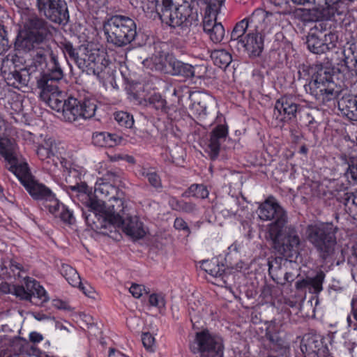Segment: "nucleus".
<instances>
[{
  "instance_id": "393cba45",
  "label": "nucleus",
  "mask_w": 357,
  "mask_h": 357,
  "mask_svg": "<svg viewBox=\"0 0 357 357\" xmlns=\"http://www.w3.org/2000/svg\"><path fill=\"white\" fill-rule=\"evenodd\" d=\"M192 103L190 109L192 114L199 121L203 120L207 115V104L209 97L200 93L192 94L190 96Z\"/></svg>"
},
{
  "instance_id": "5701e85b",
  "label": "nucleus",
  "mask_w": 357,
  "mask_h": 357,
  "mask_svg": "<svg viewBox=\"0 0 357 357\" xmlns=\"http://www.w3.org/2000/svg\"><path fill=\"white\" fill-rule=\"evenodd\" d=\"M59 80H54L50 77L41 75L40 78L37 81L38 87L41 89V95L45 96L50 105V100L52 97L55 99H60L59 96L60 92L57 86V82Z\"/></svg>"
},
{
  "instance_id": "a19ab883",
  "label": "nucleus",
  "mask_w": 357,
  "mask_h": 357,
  "mask_svg": "<svg viewBox=\"0 0 357 357\" xmlns=\"http://www.w3.org/2000/svg\"><path fill=\"white\" fill-rule=\"evenodd\" d=\"M44 206L48 209L50 213L53 214L55 217H58L63 204L59 203V200L55 198L54 195L52 194L46 201L44 202Z\"/></svg>"
},
{
  "instance_id": "4be33fe9",
  "label": "nucleus",
  "mask_w": 357,
  "mask_h": 357,
  "mask_svg": "<svg viewBox=\"0 0 357 357\" xmlns=\"http://www.w3.org/2000/svg\"><path fill=\"white\" fill-rule=\"evenodd\" d=\"M227 136L228 128L225 125H218L210 133L206 151L212 160H215L218 156L221 145Z\"/></svg>"
},
{
  "instance_id": "680f3d73",
  "label": "nucleus",
  "mask_w": 357,
  "mask_h": 357,
  "mask_svg": "<svg viewBox=\"0 0 357 357\" xmlns=\"http://www.w3.org/2000/svg\"><path fill=\"white\" fill-rule=\"evenodd\" d=\"M144 291V287L137 284H132L129 288V291L135 298H139L142 296Z\"/></svg>"
},
{
  "instance_id": "de8ad7c7",
  "label": "nucleus",
  "mask_w": 357,
  "mask_h": 357,
  "mask_svg": "<svg viewBox=\"0 0 357 357\" xmlns=\"http://www.w3.org/2000/svg\"><path fill=\"white\" fill-rule=\"evenodd\" d=\"M176 209L188 213H195L197 211V206L192 202L177 201Z\"/></svg>"
},
{
  "instance_id": "0eeeda50",
  "label": "nucleus",
  "mask_w": 357,
  "mask_h": 357,
  "mask_svg": "<svg viewBox=\"0 0 357 357\" xmlns=\"http://www.w3.org/2000/svg\"><path fill=\"white\" fill-rule=\"evenodd\" d=\"M63 175L68 193L72 197L77 198L86 208L95 211L102 209V203L93 198L91 190L85 182L82 181L81 173L77 169L70 167L64 171Z\"/></svg>"
},
{
  "instance_id": "2eb2a0df",
  "label": "nucleus",
  "mask_w": 357,
  "mask_h": 357,
  "mask_svg": "<svg viewBox=\"0 0 357 357\" xmlns=\"http://www.w3.org/2000/svg\"><path fill=\"white\" fill-rule=\"evenodd\" d=\"M50 107L59 113V117L65 121L74 122L81 119L79 100L76 98L55 99L52 97Z\"/></svg>"
},
{
  "instance_id": "4d7b16f0",
  "label": "nucleus",
  "mask_w": 357,
  "mask_h": 357,
  "mask_svg": "<svg viewBox=\"0 0 357 357\" xmlns=\"http://www.w3.org/2000/svg\"><path fill=\"white\" fill-rule=\"evenodd\" d=\"M8 40L6 31L3 26L0 24V54L8 50Z\"/></svg>"
},
{
  "instance_id": "9d476101",
  "label": "nucleus",
  "mask_w": 357,
  "mask_h": 357,
  "mask_svg": "<svg viewBox=\"0 0 357 357\" xmlns=\"http://www.w3.org/2000/svg\"><path fill=\"white\" fill-rule=\"evenodd\" d=\"M121 208H115V206L109 204L108 211L105 214V219L112 225L121 227L128 236L135 238H141L144 236L145 231L142 223L136 216L123 217L120 213Z\"/></svg>"
},
{
  "instance_id": "8fccbe9b",
  "label": "nucleus",
  "mask_w": 357,
  "mask_h": 357,
  "mask_svg": "<svg viewBox=\"0 0 357 357\" xmlns=\"http://www.w3.org/2000/svg\"><path fill=\"white\" fill-rule=\"evenodd\" d=\"M149 303L151 306L159 309L163 308L165 306V298L161 294H151L149 296Z\"/></svg>"
},
{
  "instance_id": "e2e57ef3",
  "label": "nucleus",
  "mask_w": 357,
  "mask_h": 357,
  "mask_svg": "<svg viewBox=\"0 0 357 357\" xmlns=\"http://www.w3.org/2000/svg\"><path fill=\"white\" fill-rule=\"evenodd\" d=\"M174 227L175 229L178 230H183L185 231L188 234L190 233V229L185 222V221L181 218H176L174 220Z\"/></svg>"
},
{
  "instance_id": "0e129e2a",
  "label": "nucleus",
  "mask_w": 357,
  "mask_h": 357,
  "mask_svg": "<svg viewBox=\"0 0 357 357\" xmlns=\"http://www.w3.org/2000/svg\"><path fill=\"white\" fill-rule=\"evenodd\" d=\"M162 114H166L171 120L176 119L177 118V109L174 105L166 106L165 111H162Z\"/></svg>"
},
{
  "instance_id": "c85d7f7f",
  "label": "nucleus",
  "mask_w": 357,
  "mask_h": 357,
  "mask_svg": "<svg viewBox=\"0 0 357 357\" xmlns=\"http://www.w3.org/2000/svg\"><path fill=\"white\" fill-rule=\"evenodd\" d=\"M36 153L41 160H45L60 152L56 141L52 138H48L38 146Z\"/></svg>"
},
{
  "instance_id": "5fc2aeb1",
  "label": "nucleus",
  "mask_w": 357,
  "mask_h": 357,
  "mask_svg": "<svg viewBox=\"0 0 357 357\" xmlns=\"http://www.w3.org/2000/svg\"><path fill=\"white\" fill-rule=\"evenodd\" d=\"M205 3L207 4L208 8L213 14L216 15L220 10V8L223 3V0H204Z\"/></svg>"
},
{
  "instance_id": "cd10ccee",
  "label": "nucleus",
  "mask_w": 357,
  "mask_h": 357,
  "mask_svg": "<svg viewBox=\"0 0 357 357\" xmlns=\"http://www.w3.org/2000/svg\"><path fill=\"white\" fill-rule=\"evenodd\" d=\"M340 0H313L314 5L313 9L318 12H327L330 15H340L342 12L339 10Z\"/></svg>"
},
{
  "instance_id": "6e6d98bb",
  "label": "nucleus",
  "mask_w": 357,
  "mask_h": 357,
  "mask_svg": "<svg viewBox=\"0 0 357 357\" xmlns=\"http://www.w3.org/2000/svg\"><path fill=\"white\" fill-rule=\"evenodd\" d=\"M212 13H210V15L208 16H205L203 20V29L206 33L210 32V31L215 27V25H217L219 22H217L216 17H211Z\"/></svg>"
},
{
  "instance_id": "dca6fc26",
  "label": "nucleus",
  "mask_w": 357,
  "mask_h": 357,
  "mask_svg": "<svg viewBox=\"0 0 357 357\" xmlns=\"http://www.w3.org/2000/svg\"><path fill=\"white\" fill-rule=\"evenodd\" d=\"M109 65V61L106 59L103 54L98 52L87 51L82 55L78 68L88 75H94L98 77L105 70Z\"/></svg>"
},
{
  "instance_id": "4468645a",
  "label": "nucleus",
  "mask_w": 357,
  "mask_h": 357,
  "mask_svg": "<svg viewBox=\"0 0 357 357\" xmlns=\"http://www.w3.org/2000/svg\"><path fill=\"white\" fill-rule=\"evenodd\" d=\"M18 171L15 176L33 199L45 202L53 194L48 188L31 176L28 166L24 165Z\"/></svg>"
},
{
  "instance_id": "603ef678",
  "label": "nucleus",
  "mask_w": 357,
  "mask_h": 357,
  "mask_svg": "<svg viewBox=\"0 0 357 357\" xmlns=\"http://www.w3.org/2000/svg\"><path fill=\"white\" fill-rule=\"evenodd\" d=\"M142 341L144 347L149 351H153L155 347V338L149 333H144L142 335Z\"/></svg>"
},
{
  "instance_id": "f704fd0d",
  "label": "nucleus",
  "mask_w": 357,
  "mask_h": 357,
  "mask_svg": "<svg viewBox=\"0 0 357 357\" xmlns=\"http://www.w3.org/2000/svg\"><path fill=\"white\" fill-rule=\"evenodd\" d=\"M79 108L81 109V119H91L95 115L97 105L94 100H84L79 101Z\"/></svg>"
},
{
  "instance_id": "20e7f679",
  "label": "nucleus",
  "mask_w": 357,
  "mask_h": 357,
  "mask_svg": "<svg viewBox=\"0 0 357 357\" xmlns=\"http://www.w3.org/2000/svg\"><path fill=\"white\" fill-rule=\"evenodd\" d=\"M23 23L29 32L24 36L17 37L16 45L24 50L30 51L39 45H43L52 36V26L35 13L25 16Z\"/></svg>"
},
{
  "instance_id": "774afa93",
  "label": "nucleus",
  "mask_w": 357,
  "mask_h": 357,
  "mask_svg": "<svg viewBox=\"0 0 357 357\" xmlns=\"http://www.w3.org/2000/svg\"><path fill=\"white\" fill-rule=\"evenodd\" d=\"M83 291V293L90 297V298H94V295H95V291L93 290V289L90 286V285H88V284H83L82 283L81 286H78Z\"/></svg>"
},
{
  "instance_id": "37998d69",
  "label": "nucleus",
  "mask_w": 357,
  "mask_h": 357,
  "mask_svg": "<svg viewBox=\"0 0 357 357\" xmlns=\"http://www.w3.org/2000/svg\"><path fill=\"white\" fill-rule=\"evenodd\" d=\"M164 62L166 72L172 75H176L181 61L178 60L174 55L168 54L165 56Z\"/></svg>"
},
{
  "instance_id": "f257e3e1",
  "label": "nucleus",
  "mask_w": 357,
  "mask_h": 357,
  "mask_svg": "<svg viewBox=\"0 0 357 357\" xmlns=\"http://www.w3.org/2000/svg\"><path fill=\"white\" fill-rule=\"evenodd\" d=\"M280 18V13H270L262 8L255 9L250 15L236 24L231 32L229 46L239 50V44L245 38L246 30L248 33H272L279 29Z\"/></svg>"
},
{
  "instance_id": "a878e982",
  "label": "nucleus",
  "mask_w": 357,
  "mask_h": 357,
  "mask_svg": "<svg viewBox=\"0 0 357 357\" xmlns=\"http://www.w3.org/2000/svg\"><path fill=\"white\" fill-rule=\"evenodd\" d=\"M92 140L96 146L100 147H113L121 144L123 138L115 133L100 132L93 134Z\"/></svg>"
},
{
  "instance_id": "423d86ee",
  "label": "nucleus",
  "mask_w": 357,
  "mask_h": 357,
  "mask_svg": "<svg viewBox=\"0 0 357 357\" xmlns=\"http://www.w3.org/2000/svg\"><path fill=\"white\" fill-rule=\"evenodd\" d=\"M266 238L271 241L273 249L284 257L292 258L299 254L301 240L293 225L272 229Z\"/></svg>"
},
{
  "instance_id": "338daca9",
  "label": "nucleus",
  "mask_w": 357,
  "mask_h": 357,
  "mask_svg": "<svg viewBox=\"0 0 357 357\" xmlns=\"http://www.w3.org/2000/svg\"><path fill=\"white\" fill-rule=\"evenodd\" d=\"M10 269L13 271V274L17 275L19 278L22 277L21 275V272L25 271L23 266L18 262L15 261H10Z\"/></svg>"
},
{
  "instance_id": "39448f33",
  "label": "nucleus",
  "mask_w": 357,
  "mask_h": 357,
  "mask_svg": "<svg viewBox=\"0 0 357 357\" xmlns=\"http://www.w3.org/2000/svg\"><path fill=\"white\" fill-rule=\"evenodd\" d=\"M304 87L307 93L323 104L333 99L337 94L331 70L321 65L313 68L311 80Z\"/></svg>"
},
{
  "instance_id": "9b49d317",
  "label": "nucleus",
  "mask_w": 357,
  "mask_h": 357,
  "mask_svg": "<svg viewBox=\"0 0 357 357\" xmlns=\"http://www.w3.org/2000/svg\"><path fill=\"white\" fill-rule=\"evenodd\" d=\"M258 216L264 221H273L268 225L266 236L272 229L284 227L287 223L286 211L276 202L268 199L257 209Z\"/></svg>"
},
{
  "instance_id": "3c124183",
  "label": "nucleus",
  "mask_w": 357,
  "mask_h": 357,
  "mask_svg": "<svg viewBox=\"0 0 357 357\" xmlns=\"http://www.w3.org/2000/svg\"><path fill=\"white\" fill-rule=\"evenodd\" d=\"M348 178L357 183V158H352L349 161V167L346 173Z\"/></svg>"
},
{
  "instance_id": "bb28decb",
  "label": "nucleus",
  "mask_w": 357,
  "mask_h": 357,
  "mask_svg": "<svg viewBox=\"0 0 357 357\" xmlns=\"http://www.w3.org/2000/svg\"><path fill=\"white\" fill-rule=\"evenodd\" d=\"M266 337L270 341L272 349L280 354H284L288 348L287 343L279 335L278 331L273 325H270L266 329Z\"/></svg>"
},
{
  "instance_id": "09e8293b",
  "label": "nucleus",
  "mask_w": 357,
  "mask_h": 357,
  "mask_svg": "<svg viewBox=\"0 0 357 357\" xmlns=\"http://www.w3.org/2000/svg\"><path fill=\"white\" fill-rule=\"evenodd\" d=\"M169 154L174 162L179 164L184 160L185 151L180 146H174L170 151Z\"/></svg>"
},
{
  "instance_id": "c03bdc74",
  "label": "nucleus",
  "mask_w": 357,
  "mask_h": 357,
  "mask_svg": "<svg viewBox=\"0 0 357 357\" xmlns=\"http://www.w3.org/2000/svg\"><path fill=\"white\" fill-rule=\"evenodd\" d=\"M207 34L213 43H220L222 41L225 36L224 26L221 23H218L217 25H215V27L213 28L210 32H208Z\"/></svg>"
},
{
  "instance_id": "ddd939ff",
  "label": "nucleus",
  "mask_w": 357,
  "mask_h": 357,
  "mask_svg": "<svg viewBox=\"0 0 357 357\" xmlns=\"http://www.w3.org/2000/svg\"><path fill=\"white\" fill-rule=\"evenodd\" d=\"M156 9L163 23L172 28L188 29L186 15L182 13L181 8L174 7L172 0H157Z\"/></svg>"
},
{
  "instance_id": "864d4df0",
  "label": "nucleus",
  "mask_w": 357,
  "mask_h": 357,
  "mask_svg": "<svg viewBox=\"0 0 357 357\" xmlns=\"http://www.w3.org/2000/svg\"><path fill=\"white\" fill-rule=\"evenodd\" d=\"M343 61L348 71L354 72L357 75V57L352 54L351 56H346Z\"/></svg>"
},
{
  "instance_id": "f8f14e48",
  "label": "nucleus",
  "mask_w": 357,
  "mask_h": 357,
  "mask_svg": "<svg viewBox=\"0 0 357 357\" xmlns=\"http://www.w3.org/2000/svg\"><path fill=\"white\" fill-rule=\"evenodd\" d=\"M36 7L40 15L54 23L65 25L69 20L68 6L64 0H36Z\"/></svg>"
},
{
  "instance_id": "ea45409f",
  "label": "nucleus",
  "mask_w": 357,
  "mask_h": 357,
  "mask_svg": "<svg viewBox=\"0 0 357 357\" xmlns=\"http://www.w3.org/2000/svg\"><path fill=\"white\" fill-rule=\"evenodd\" d=\"M31 50H36V54L33 56L34 61L39 65L46 63L47 54L50 55L51 52L48 48L46 41L43 45H39Z\"/></svg>"
},
{
  "instance_id": "f3484780",
  "label": "nucleus",
  "mask_w": 357,
  "mask_h": 357,
  "mask_svg": "<svg viewBox=\"0 0 357 357\" xmlns=\"http://www.w3.org/2000/svg\"><path fill=\"white\" fill-rule=\"evenodd\" d=\"M1 70L7 84L15 88L26 86L29 82V71L26 68L16 70L11 60H3Z\"/></svg>"
},
{
  "instance_id": "e433bc0d",
  "label": "nucleus",
  "mask_w": 357,
  "mask_h": 357,
  "mask_svg": "<svg viewBox=\"0 0 357 357\" xmlns=\"http://www.w3.org/2000/svg\"><path fill=\"white\" fill-rule=\"evenodd\" d=\"M59 47L64 55L68 56L78 66V62H79L80 59H82V56H79L77 50L73 47V44L69 41L64 40L60 43Z\"/></svg>"
},
{
  "instance_id": "6e6552de",
  "label": "nucleus",
  "mask_w": 357,
  "mask_h": 357,
  "mask_svg": "<svg viewBox=\"0 0 357 357\" xmlns=\"http://www.w3.org/2000/svg\"><path fill=\"white\" fill-rule=\"evenodd\" d=\"M25 286L10 285L2 282L0 291L4 294H13L22 300L29 301L37 305H40L49 300L45 289L36 280L24 277Z\"/></svg>"
},
{
  "instance_id": "f03ea898",
  "label": "nucleus",
  "mask_w": 357,
  "mask_h": 357,
  "mask_svg": "<svg viewBox=\"0 0 357 357\" xmlns=\"http://www.w3.org/2000/svg\"><path fill=\"white\" fill-rule=\"evenodd\" d=\"M337 226L333 223L322 222L310 225L306 228V238L323 260L332 259L337 250Z\"/></svg>"
},
{
  "instance_id": "72a5a7b5",
  "label": "nucleus",
  "mask_w": 357,
  "mask_h": 357,
  "mask_svg": "<svg viewBox=\"0 0 357 357\" xmlns=\"http://www.w3.org/2000/svg\"><path fill=\"white\" fill-rule=\"evenodd\" d=\"M211 57L215 65L220 68L227 67L232 61L231 54L225 50H218L212 52Z\"/></svg>"
},
{
  "instance_id": "b1692460",
  "label": "nucleus",
  "mask_w": 357,
  "mask_h": 357,
  "mask_svg": "<svg viewBox=\"0 0 357 357\" xmlns=\"http://www.w3.org/2000/svg\"><path fill=\"white\" fill-rule=\"evenodd\" d=\"M337 106L343 115L351 121H357V97L343 96L338 100Z\"/></svg>"
},
{
  "instance_id": "412c9836",
  "label": "nucleus",
  "mask_w": 357,
  "mask_h": 357,
  "mask_svg": "<svg viewBox=\"0 0 357 357\" xmlns=\"http://www.w3.org/2000/svg\"><path fill=\"white\" fill-rule=\"evenodd\" d=\"M269 33H248L247 36L239 44V47L247 52L250 57L259 56L264 48V38Z\"/></svg>"
},
{
  "instance_id": "473e14b6",
  "label": "nucleus",
  "mask_w": 357,
  "mask_h": 357,
  "mask_svg": "<svg viewBox=\"0 0 357 357\" xmlns=\"http://www.w3.org/2000/svg\"><path fill=\"white\" fill-rule=\"evenodd\" d=\"M202 268L209 275L215 278L221 277L225 273V270L224 265L220 264L217 259L203 261Z\"/></svg>"
},
{
  "instance_id": "1a4fd4ad",
  "label": "nucleus",
  "mask_w": 357,
  "mask_h": 357,
  "mask_svg": "<svg viewBox=\"0 0 357 357\" xmlns=\"http://www.w3.org/2000/svg\"><path fill=\"white\" fill-rule=\"evenodd\" d=\"M190 349L194 354H198L199 357H224L222 338L207 330L196 333Z\"/></svg>"
},
{
  "instance_id": "c9c22d12",
  "label": "nucleus",
  "mask_w": 357,
  "mask_h": 357,
  "mask_svg": "<svg viewBox=\"0 0 357 357\" xmlns=\"http://www.w3.org/2000/svg\"><path fill=\"white\" fill-rule=\"evenodd\" d=\"M146 106L149 108L154 109L162 114V111H165V107L167 106V101L160 94L154 93L149 98Z\"/></svg>"
},
{
  "instance_id": "bf43d9fd",
  "label": "nucleus",
  "mask_w": 357,
  "mask_h": 357,
  "mask_svg": "<svg viewBox=\"0 0 357 357\" xmlns=\"http://www.w3.org/2000/svg\"><path fill=\"white\" fill-rule=\"evenodd\" d=\"M344 204L345 206L351 204L357 209V191L345 193L344 195Z\"/></svg>"
},
{
  "instance_id": "6ab92c4d",
  "label": "nucleus",
  "mask_w": 357,
  "mask_h": 357,
  "mask_svg": "<svg viewBox=\"0 0 357 357\" xmlns=\"http://www.w3.org/2000/svg\"><path fill=\"white\" fill-rule=\"evenodd\" d=\"M0 154L8 162L10 167L8 169L15 175L19 172L20 167L27 163L19 158L17 153V145L14 140L8 138L0 139Z\"/></svg>"
},
{
  "instance_id": "13d9d810",
  "label": "nucleus",
  "mask_w": 357,
  "mask_h": 357,
  "mask_svg": "<svg viewBox=\"0 0 357 357\" xmlns=\"http://www.w3.org/2000/svg\"><path fill=\"white\" fill-rule=\"evenodd\" d=\"M58 217L68 224H72L74 220L73 212L66 208L65 206H63Z\"/></svg>"
},
{
  "instance_id": "052dcab7",
  "label": "nucleus",
  "mask_w": 357,
  "mask_h": 357,
  "mask_svg": "<svg viewBox=\"0 0 357 357\" xmlns=\"http://www.w3.org/2000/svg\"><path fill=\"white\" fill-rule=\"evenodd\" d=\"M149 183L154 188L161 187V180L155 171H151L147 178Z\"/></svg>"
},
{
  "instance_id": "4c0bfd02",
  "label": "nucleus",
  "mask_w": 357,
  "mask_h": 357,
  "mask_svg": "<svg viewBox=\"0 0 357 357\" xmlns=\"http://www.w3.org/2000/svg\"><path fill=\"white\" fill-rule=\"evenodd\" d=\"M325 278V274L323 271H319L314 278H309L308 288L310 292L319 294L322 289V284Z\"/></svg>"
},
{
  "instance_id": "7ed1b4c3",
  "label": "nucleus",
  "mask_w": 357,
  "mask_h": 357,
  "mask_svg": "<svg viewBox=\"0 0 357 357\" xmlns=\"http://www.w3.org/2000/svg\"><path fill=\"white\" fill-rule=\"evenodd\" d=\"M102 30L107 43L116 47L129 45L137 36L136 23L123 15H114L107 18L103 22Z\"/></svg>"
},
{
  "instance_id": "69168bd1",
  "label": "nucleus",
  "mask_w": 357,
  "mask_h": 357,
  "mask_svg": "<svg viewBox=\"0 0 357 357\" xmlns=\"http://www.w3.org/2000/svg\"><path fill=\"white\" fill-rule=\"evenodd\" d=\"M105 178H102L103 180H106L109 183L112 182V184H116L120 181V175L118 172H108L105 175Z\"/></svg>"
},
{
  "instance_id": "a211bd4d",
  "label": "nucleus",
  "mask_w": 357,
  "mask_h": 357,
  "mask_svg": "<svg viewBox=\"0 0 357 357\" xmlns=\"http://www.w3.org/2000/svg\"><path fill=\"white\" fill-rule=\"evenodd\" d=\"M301 109V106L296 102L295 97L284 96L276 101L274 115L282 121H292Z\"/></svg>"
},
{
  "instance_id": "7c9ffc66",
  "label": "nucleus",
  "mask_w": 357,
  "mask_h": 357,
  "mask_svg": "<svg viewBox=\"0 0 357 357\" xmlns=\"http://www.w3.org/2000/svg\"><path fill=\"white\" fill-rule=\"evenodd\" d=\"M42 75L50 77L52 79L61 80L64 74L61 65L58 61V57L52 52L50 53V60L48 63V71Z\"/></svg>"
},
{
  "instance_id": "aec40b11",
  "label": "nucleus",
  "mask_w": 357,
  "mask_h": 357,
  "mask_svg": "<svg viewBox=\"0 0 357 357\" xmlns=\"http://www.w3.org/2000/svg\"><path fill=\"white\" fill-rule=\"evenodd\" d=\"M117 189L112 183L104 182L103 179H100L96 183L95 195L92 193L94 199L102 203V209L100 211L92 210L86 208L89 211L92 212L95 215L97 213L102 212L105 209V201L101 200L102 198H107L109 202L114 200L116 203V208H123V202L121 199L116 198Z\"/></svg>"
},
{
  "instance_id": "c756f323",
  "label": "nucleus",
  "mask_w": 357,
  "mask_h": 357,
  "mask_svg": "<svg viewBox=\"0 0 357 357\" xmlns=\"http://www.w3.org/2000/svg\"><path fill=\"white\" fill-rule=\"evenodd\" d=\"M306 43L311 52L318 54L325 53L335 47L333 43L327 44L314 34L308 36Z\"/></svg>"
},
{
  "instance_id": "58836bf2",
  "label": "nucleus",
  "mask_w": 357,
  "mask_h": 357,
  "mask_svg": "<svg viewBox=\"0 0 357 357\" xmlns=\"http://www.w3.org/2000/svg\"><path fill=\"white\" fill-rule=\"evenodd\" d=\"M22 340L20 337H13L12 339H10L8 341V343L10 345V350L9 352H6L5 349L1 350L0 351L1 353V357H19L17 354L18 351H20L22 347Z\"/></svg>"
},
{
  "instance_id": "49530a36",
  "label": "nucleus",
  "mask_w": 357,
  "mask_h": 357,
  "mask_svg": "<svg viewBox=\"0 0 357 357\" xmlns=\"http://www.w3.org/2000/svg\"><path fill=\"white\" fill-rule=\"evenodd\" d=\"M176 75H181L185 77H195V68L188 63L181 61Z\"/></svg>"
},
{
  "instance_id": "a18cd8bd",
  "label": "nucleus",
  "mask_w": 357,
  "mask_h": 357,
  "mask_svg": "<svg viewBox=\"0 0 357 357\" xmlns=\"http://www.w3.org/2000/svg\"><path fill=\"white\" fill-rule=\"evenodd\" d=\"M189 191L192 196L197 198L204 199L208 195V191L204 185H192Z\"/></svg>"
},
{
  "instance_id": "79ce46f5",
  "label": "nucleus",
  "mask_w": 357,
  "mask_h": 357,
  "mask_svg": "<svg viewBox=\"0 0 357 357\" xmlns=\"http://www.w3.org/2000/svg\"><path fill=\"white\" fill-rule=\"evenodd\" d=\"M114 119L121 127L131 128L134 125V119L132 116L123 111L114 113Z\"/></svg>"
},
{
  "instance_id": "2f4dec72",
  "label": "nucleus",
  "mask_w": 357,
  "mask_h": 357,
  "mask_svg": "<svg viewBox=\"0 0 357 357\" xmlns=\"http://www.w3.org/2000/svg\"><path fill=\"white\" fill-rule=\"evenodd\" d=\"M60 272L70 285L73 287L81 286L80 276L71 266L63 264L60 268Z\"/></svg>"
}]
</instances>
